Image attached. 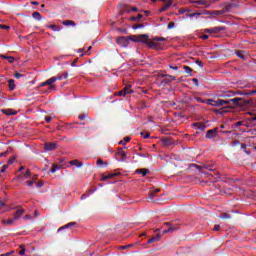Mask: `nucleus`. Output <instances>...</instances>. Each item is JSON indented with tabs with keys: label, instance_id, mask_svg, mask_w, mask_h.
<instances>
[{
	"label": "nucleus",
	"instance_id": "f257e3e1",
	"mask_svg": "<svg viewBox=\"0 0 256 256\" xmlns=\"http://www.w3.org/2000/svg\"><path fill=\"white\" fill-rule=\"evenodd\" d=\"M228 107H231V105H235V107H241L242 109H247L249 107L253 106V99L245 100L243 98H232L227 100Z\"/></svg>",
	"mask_w": 256,
	"mask_h": 256
},
{
	"label": "nucleus",
	"instance_id": "f03ea898",
	"mask_svg": "<svg viewBox=\"0 0 256 256\" xmlns=\"http://www.w3.org/2000/svg\"><path fill=\"white\" fill-rule=\"evenodd\" d=\"M235 95H244V97H249L251 95H256V89L255 90H238V91H228L224 92L223 94H220L219 97H222L224 99H229V97H235Z\"/></svg>",
	"mask_w": 256,
	"mask_h": 256
},
{
	"label": "nucleus",
	"instance_id": "7ed1b4c3",
	"mask_svg": "<svg viewBox=\"0 0 256 256\" xmlns=\"http://www.w3.org/2000/svg\"><path fill=\"white\" fill-rule=\"evenodd\" d=\"M144 39H149V35L141 34L137 36H128V41H133L134 43H143Z\"/></svg>",
	"mask_w": 256,
	"mask_h": 256
},
{
	"label": "nucleus",
	"instance_id": "20e7f679",
	"mask_svg": "<svg viewBox=\"0 0 256 256\" xmlns=\"http://www.w3.org/2000/svg\"><path fill=\"white\" fill-rule=\"evenodd\" d=\"M116 43L120 47H129V37L120 36L116 39Z\"/></svg>",
	"mask_w": 256,
	"mask_h": 256
},
{
	"label": "nucleus",
	"instance_id": "39448f33",
	"mask_svg": "<svg viewBox=\"0 0 256 256\" xmlns=\"http://www.w3.org/2000/svg\"><path fill=\"white\" fill-rule=\"evenodd\" d=\"M221 31H225V27L217 26L214 28L204 29V33H209V34H217V33H221Z\"/></svg>",
	"mask_w": 256,
	"mask_h": 256
},
{
	"label": "nucleus",
	"instance_id": "423d86ee",
	"mask_svg": "<svg viewBox=\"0 0 256 256\" xmlns=\"http://www.w3.org/2000/svg\"><path fill=\"white\" fill-rule=\"evenodd\" d=\"M229 109H232L231 106H222L220 109H213V113L216 115H225V113H229Z\"/></svg>",
	"mask_w": 256,
	"mask_h": 256
},
{
	"label": "nucleus",
	"instance_id": "0eeeda50",
	"mask_svg": "<svg viewBox=\"0 0 256 256\" xmlns=\"http://www.w3.org/2000/svg\"><path fill=\"white\" fill-rule=\"evenodd\" d=\"M219 132V128L215 127L214 129L208 130L206 133V139H215L217 137V133Z\"/></svg>",
	"mask_w": 256,
	"mask_h": 256
},
{
	"label": "nucleus",
	"instance_id": "6e6552de",
	"mask_svg": "<svg viewBox=\"0 0 256 256\" xmlns=\"http://www.w3.org/2000/svg\"><path fill=\"white\" fill-rule=\"evenodd\" d=\"M142 43L147 45L149 47V49H158V47H159V43H156L153 40L147 41V38H144V40H142Z\"/></svg>",
	"mask_w": 256,
	"mask_h": 256
},
{
	"label": "nucleus",
	"instance_id": "1a4fd4ad",
	"mask_svg": "<svg viewBox=\"0 0 256 256\" xmlns=\"http://www.w3.org/2000/svg\"><path fill=\"white\" fill-rule=\"evenodd\" d=\"M45 151H55L57 149V143L56 142H46L44 144Z\"/></svg>",
	"mask_w": 256,
	"mask_h": 256
},
{
	"label": "nucleus",
	"instance_id": "9d476101",
	"mask_svg": "<svg viewBox=\"0 0 256 256\" xmlns=\"http://www.w3.org/2000/svg\"><path fill=\"white\" fill-rule=\"evenodd\" d=\"M54 80L53 77H51L50 79L46 80L45 82H42L39 84V87H47V85H49V89H55V85H53Z\"/></svg>",
	"mask_w": 256,
	"mask_h": 256
},
{
	"label": "nucleus",
	"instance_id": "9b49d317",
	"mask_svg": "<svg viewBox=\"0 0 256 256\" xmlns=\"http://www.w3.org/2000/svg\"><path fill=\"white\" fill-rule=\"evenodd\" d=\"M225 105H229V102L227 100L218 99L214 100L212 107H225Z\"/></svg>",
	"mask_w": 256,
	"mask_h": 256
},
{
	"label": "nucleus",
	"instance_id": "f8f14e48",
	"mask_svg": "<svg viewBox=\"0 0 256 256\" xmlns=\"http://www.w3.org/2000/svg\"><path fill=\"white\" fill-rule=\"evenodd\" d=\"M131 93H133V90H131V89L125 87L123 90H121V91H119V92H116L115 95H116L117 97H125V95H129V94H131Z\"/></svg>",
	"mask_w": 256,
	"mask_h": 256
},
{
	"label": "nucleus",
	"instance_id": "ddd939ff",
	"mask_svg": "<svg viewBox=\"0 0 256 256\" xmlns=\"http://www.w3.org/2000/svg\"><path fill=\"white\" fill-rule=\"evenodd\" d=\"M168 227V229H165L162 231L163 235L167 233H173V231H177V228L171 225V222L164 223Z\"/></svg>",
	"mask_w": 256,
	"mask_h": 256
},
{
	"label": "nucleus",
	"instance_id": "4468645a",
	"mask_svg": "<svg viewBox=\"0 0 256 256\" xmlns=\"http://www.w3.org/2000/svg\"><path fill=\"white\" fill-rule=\"evenodd\" d=\"M215 1H219V0H211V1L198 0V1H192L191 3H194L196 5H206L207 7H209V3H215Z\"/></svg>",
	"mask_w": 256,
	"mask_h": 256
},
{
	"label": "nucleus",
	"instance_id": "2eb2a0df",
	"mask_svg": "<svg viewBox=\"0 0 256 256\" xmlns=\"http://www.w3.org/2000/svg\"><path fill=\"white\" fill-rule=\"evenodd\" d=\"M23 213H25L24 209H18L16 210V212L14 213V221H19V219H21V215H23Z\"/></svg>",
	"mask_w": 256,
	"mask_h": 256
},
{
	"label": "nucleus",
	"instance_id": "dca6fc26",
	"mask_svg": "<svg viewBox=\"0 0 256 256\" xmlns=\"http://www.w3.org/2000/svg\"><path fill=\"white\" fill-rule=\"evenodd\" d=\"M117 155L121 157V161H125V159H127V153L123 151V148H118Z\"/></svg>",
	"mask_w": 256,
	"mask_h": 256
},
{
	"label": "nucleus",
	"instance_id": "f3484780",
	"mask_svg": "<svg viewBox=\"0 0 256 256\" xmlns=\"http://www.w3.org/2000/svg\"><path fill=\"white\" fill-rule=\"evenodd\" d=\"M96 165H98V167H101V169H105V167H108V163L103 161V159H98L96 161Z\"/></svg>",
	"mask_w": 256,
	"mask_h": 256
},
{
	"label": "nucleus",
	"instance_id": "a211bd4d",
	"mask_svg": "<svg viewBox=\"0 0 256 256\" xmlns=\"http://www.w3.org/2000/svg\"><path fill=\"white\" fill-rule=\"evenodd\" d=\"M136 173L138 175H142V177H146L147 173H149V169H147V168L137 169Z\"/></svg>",
	"mask_w": 256,
	"mask_h": 256
},
{
	"label": "nucleus",
	"instance_id": "6ab92c4d",
	"mask_svg": "<svg viewBox=\"0 0 256 256\" xmlns=\"http://www.w3.org/2000/svg\"><path fill=\"white\" fill-rule=\"evenodd\" d=\"M171 83V80L169 78H164L160 80L159 87H165L166 85H169Z\"/></svg>",
	"mask_w": 256,
	"mask_h": 256
},
{
	"label": "nucleus",
	"instance_id": "aec40b11",
	"mask_svg": "<svg viewBox=\"0 0 256 256\" xmlns=\"http://www.w3.org/2000/svg\"><path fill=\"white\" fill-rule=\"evenodd\" d=\"M117 175H120V173H110L108 175L103 176L102 181H107V179H113L114 177H117Z\"/></svg>",
	"mask_w": 256,
	"mask_h": 256
},
{
	"label": "nucleus",
	"instance_id": "412c9836",
	"mask_svg": "<svg viewBox=\"0 0 256 256\" xmlns=\"http://www.w3.org/2000/svg\"><path fill=\"white\" fill-rule=\"evenodd\" d=\"M75 225H77L76 222H69L68 224H66V225H64V226H62V227H60V228L58 229V232H59V231H63V229H69V227H75Z\"/></svg>",
	"mask_w": 256,
	"mask_h": 256
},
{
	"label": "nucleus",
	"instance_id": "4be33fe9",
	"mask_svg": "<svg viewBox=\"0 0 256 256\" xmlns=\"http://www.w3.org/2000/svg\"><path fill=\"white\" fill-rule=\"evenodd\" d=\"M193 126H194V127H197V129H199V131H205V129H206V127H207L205 124H203V123H201V122H199V123H194Z\"/></svg>",
	"mask_w": 256,
	"mask_h": 256
},
{
	"label": "nucleus",
	"instance_id": "5701e85b",
	"mask_svg": "<svg viewBox=\"0 0 256 256\" xmlns=\"http://www.w3.org/2000/svg\"><path fill=\"white\" fill-rule=\"evenodd\" d=\"M8 87H9L10 91H15V80L10 79L8 81Z\"/></svg>",
	"mask_w": 256,
	"mask_h": 256
},
{
	"label": "nucleus",
	"instance_id": "b1692460",
	"mask_svg": "<svg viewBox=\"0 0 256 256\" xmlns=\"http://www.w3.org/2000/svg\"><path fill=\"white\" fill-rule=\"evenodd\" d=\"M62 25H65L66 27H69V25H71L72 27H75V21L73 20H66L62 22Z\"/></svg>",
	"mask_w": 256,
	"mask_h": 256
},
{
	"label": "nucleus",
	"instance_id": "393cba45",
	"mask_svg": "<svg viewBox=\"0 0 256 256\" xmlns=\"http://www.w3.org/2000/svg\"><path fill=\"white\" fill-rule=\"evenodd\" d=\"M71 165H75L76 167H81L83 165V162H79V160L75 159L69 162Z\"/></svg>",
	"mask_w": 256,
	"mask_h": 256
},
{
	"label": "nucleus",
	"instance_id": "a878e982",
	"mask_svg": "<svg viewBox=\"0 0 256 256\" xmlns=\"http://www.w3.org/2000/svg\"><path fill=\"white\" fill-rule=\"evenodd\" d=\"M33 19H36V21H41V13L39 12H34L32 13Z\"/></svg>",
	"mask_w": 256,
	"mask_h": 256
},
{
	"label": "nucleus",
	"instance_id": "bb28decb",
	"mask_svg": "<svg viewBox=\"0 0 256 256\" xmlns=\"http://www.w3.org/2000/svg\"><path fill=\"white\" fill-rule=\"evenodd\" d=\"M162 143H163V145H166V147H169L170 145L173 144V142L169 138L163 139Z\"/></svg>",
	"mask_w": 256,
	"mask_h": 256
},
{
	"label": "nucleus",
	"instance_id": "cd10ccee",
	"mask_svg": "<svg viewBox=\"0 0 256 256\" xmlns=\"http://www.w3.org/2000/svg\"><path fill=\"white\" fill-rule=\"evenodd\" d=\"M59 169H61V166L53 164L52 168L50 169V173H55V171H59Z\"/></svg>",
	"mask_w": 256,
	"mask_h": 256
},
{
	"label": "nucleus",
	"instance_id": "c85d7f7f",
	"mask_svg": "<svg viewBox=\"0 0 256 256\" xmlns=\"http://www.w3.org/2000/svg\"><path fill=\"white\" fill-rule=\"evenodd\" d=\"M48 29H52V31H61V27L55 25V24H51L48 26Z\"/></svg>",
	"mask_w": 256,
	"mask_h": 256
},
{
	"label": "nucleus",
	"instance_id": "c756f323",
	"mask_svg": "<svg viewBox=\"0 0 256 256\" xmlns=\"http://www.w3.org/2000/svg\"><path fill=\"white\" fill-rule=\"evenodd\" d=\"M3 225H13L15 223V219L2 220Z\"/></svg>",
	"mask_w": 256,
	"mask_h": 256
},
{
	"label": "nucleus",
	"instance_id": "7c9ffc66",
	"mask_svg": "<svg viewBox=\"0 0 256 256\" xmlns=\"http://www.w3.org/2000/svg\"><path fill=\"white\" fill-rule=\"evenodd\" d=\"M2 113H4V115H17V112H13L11 109L2 110Z\"/></svg>",
	"mask_w": 256,
	"mask_h": 256
},
{
	"label": "nucleus",
	"instance_id": "2f4dec72",
	"mask_svg": "<svg viewBox=\"0 0 256 256\" xmlns=\"http://www.w3.org/2000/svg\"><path fill=\"white\" fill-rule=\"evenodd\" d=\"M183 69L187 75H191V73H193V69L189 66H184Z\"/></svg>",
	"mask_w": 256,
	"mask_h": 256
},
{
	"label": "nucleus",
	"instance_id": "473e14b6",
	"mask_svg": "<svg viewBox=\"0 0 256 256\" xmlns=\"http://www.w3.org/2000/svg\"><path fill=\"white\" fill-rule=\"evenodd\" d=\"M140 19H143V14H138L137 17L135 16L130 17V21H139Z\"/></svg>",
	"mask_w": 256,
	"mask_h": 256
},
{
	"label": "nucleus",
	"instance_id": "72a5a7b5",
	"mask_svg": "<svg viewBox=\"0 0 256 256\" xmlns=\"http://www.w3.org/2000/svg\"><path fill=\"white\" fill-rule=\"evenodd\" d=\"M236 55L239 59H245V54H243V51L241 50L236 51Z\"/></svg>",
	"mask_w": 256,
	"mask_h": 256
},
{
	"label": "nucleus",
	"instance_id": "f704fd0d",
	"mask_svg": "<svg viewBox=\"0 0 256 256\" xmlns=\"http://www.w3.org/2000/svg\"><path fill=\"white\" fill-rule=\"evenodd\" d=\"M131 11L137 12L139 9L137 7H132L130 10L129 9H124V13H131Z\"/></svg>",
	"mask_w": 256,
	"mask_h": 256
},
{
	"label": "nucleus",
	"instance_id": "c9c22d12",
	"mask_svg": "<svg viewBox=\"0 0 256 256\" xmlns=\"http://www.w3.org/2000/svg\"><path fill=\"white\" fill-rule=\"evenodd\" d=\"M215 102V100L213 99H206L204 100V104L206 105H211L213 107V103Z\"/></svg>",
	"mask_w": 256,
	"mask_h": 256
},
{
	"label": "nucleus",
	"instance_id": "e433bc0d",
	"mask_svg": "<svg viewBox=\"0 0 256 256\" xmlns=\"http://www.w3.org/2000/svg\"><path fill=\"white\" fill-rule=\"evenodd\" d=\"M162 77H169V80L171 81H176L177 78L173 75H169V74H163Z\"/></svg>",
	"mask_w": 256,
	"mask_h": 256
},
{
	"label": "nucleus",
	"instance_id": "4c0bfd02",
	"mask_svg": "<svg viewBox=\"0 0 256 256\" xmlns=\"http://www.w3.org/2000/svg\"><path fill=\"white\" fill-rule=\"evenodd\" d=\"M52 79H53V81L55 83L56 81H62L63 80V76L57 75V76L52 77Z\"/></svg>",
	"mask_w": 256,
	"mask_h": 256
},
{
	"label": "nucleus",
	"instance_id": "58836bf2",
	"mask_svg": "<svg viewBox=\"0 0 256 256\" xmlns=\"http://www.w3.org/2000/svg\"><path fill=\"white\" fill-rule=\"evenodd\" d=\"M143 27H144L143 24H135L132 26V29H134V30L143 29Z\"/></svg>",
	"mask_w": 256,
	"mask_h": 256
},
{
	"label": "nucleus",
	"instance_id": "ea45409f",
	"mask_svg": "<svg viewBox=\"0 0 256 256\" xmlns=\"http://www.w3.org/2000/svg\"><path fill=\"white\" fill-rule=\"evenodd\" d=\"M6 59L8 63H15V58L13 56H8Z\"/></svg>",
	"mask_w": 256,
	"mask_h": 256
},
{
	"label": "nucleus",
	"instance_id": "a19ab883",
	"mask_svg": "<svg viewBox=\"0 0 256 256\" xmlns=\"http://www.w3.org/2000/svg\"><path fill=\"white\" fill-rule=\"evenodd\" d=\"M20 247H21V250L19 251V255L23 256V255H25V251H26L25 246L21 245Z\"/></svg>",
	"mask_w": 256,
	"mask_h": 256
},
{
	"label": "nucleus",
	"instance_id": "79ce46f5",
	"mask_svg": "<svg viewBox=\"0 0 256 256\" xmlns=\"http://www.w3.org/2000/svg\"><path fill=\"white\" fill-rule=\"evenodd\" d=\"M34 183H35V181H33V180H28V181H26V185H27L28 187H33Z\"/></svg>",
	"mask_w": 256,
	"mask_h": 256
},
{
	"label": "nucleus",
	"instance_id": "37998d69",
	"mask_svg": "<svg viewBox=\"0 0 256 256\" xmlns=\"http://www.w3.org/2000/svg\"><path fill=\"white\" fill-rule=\"evenodd\" d=\"M194 99L197 101V103H205V100L201 97H194Z\"/></svg>",
	"mask_w": 256,
	"mask_h": 256
},
{
	"label": "nucleus",
	"instance_id": "c03bdc74",
	"mask_svg": "<svg viewBox=\"0 0 256 256\" xmlns=\"http://www.w3.org/2000/svg\"><path fill=\"white\" fill-rule=\"evenodd\" d=\"M86 118H87L86 114H81L78 116V119H80V121H85Z\"/></svg>",
	"mask_w": 256,
	"mask_h": 256
},
{
	"label": "nucleus",
	"instance_id": "a18cd8bd",
	"mask_svg": "<svg viewBox=\"0 0 256 256\" xmlns=\"http://www.w3.org/2000/svg\"><path fill=\"white\" fill-rule=\"evenodd\" d=\"M220 219H231V216H229V214H227V213H224V214H222Z\"/></svg>",
	"mask_w": 256,
	"mask_h": 256
},
{
	"label": "nucleus",
	"instance_id": "49530a36",
	"mask_svg": "<svg viewBox=\"0 0 256 256\" xmlns=\"http://www.w3.org/2000/svg\"><path fill=\"white\" fill-rule=\"evenodd\" d=\"M154 198H155V192L152 191L149 193V200L153 201Z\"/></svg>",
	"mask_w": 256,
	"mask_h": 256
},
{
	"label": "nucleus",
	"instance_id": "de8ad7c7",
	"mask_svg": "<svg viewBox=\"0 0 256 256\" xmlns=\"http://www.w3.org/2000/svg\"><path fill=\"white\" fill-rule=\"evenodd\" d=\"M192 83H194L196 87H199V80L197 78H193Z\"/></svg>",
	"mask_w": 256,
	"mask_h": 256
},
{
	"label": "nucleus",
	"instance_id": "09e8293b",
	"mask_svg": "<svg viewBox=\"0 0 256 256\" xmlns=\"http://www.w3.org/2000/svg\"><path fill=\"white\" fill-rule=\"evenodd\" d=\"M129 247H133V244H128V245H125V246H120V249L121 250H125V249H129Z\"/></svg>",
	"mask_w": 256,
	"mask_h": 256
},
{
	"label": "nucleus",
	"instance_id": "8fccbe9b",
	"mask_svg": "<svg viewBox=\"0 0 256 256\" xmlns=\"http://www.w3.org/2000/svg\"><path fill=\"white\" fill-rule=\"evenodd\" d=\"M43 185H45V183H43V181H39L38 183H36V186L38 189H41V187H43Z\"/></svg>",
	"mask_w": 256,
	"mask_h": 256
},
{
	"label": "nucleus",
	"instance_id": "3c124183",
	"mask_svg": "<svg viewBox=\"0 0 256 256\" xmlns=\"http://www.w3.org/2000/svg\"><path fill=\"white\" fill-rule=\"evenodd\" d=\"M8 168H9V165L5 164V165L2 167V169H1V173H5Z\"/></svg>",
	"mask_w": 256,
	"mask_h": 256
},
{
	"label": "nucleus",
	"instance_id": "603ef678",
	"mask_svg": "<svg viewBox=\"0 0 256 256\" xmlns=\"http://www.w3.org/2000/svg\"><path fill=\"white\" fill-rule=\"evenodd\" d=\"M14 77H15L16 79H21V77H23V74H21V73H19V72H16V73L14 74Z\"/></svg>",
	"mask_w": 256,
	"mask_h": 256
},
{
	"label": "nucleus",
	"instance_id": "864d4df0",
	"mask_svg": "<svg viewBox=\"0 0 256 256\" xmlns=\"http://www.w3.org/2000/svg\"><path fill=\"white\" fill-rule=\"evenodd\" d=\"M201 15V13H191V14H187V17H197Z\"/></svg>",
	"mask_w": 256,
	"mask_h": 256
},
{
	"label": "nucleus",
	"instance_id": "5fc2aeb1",
	"mask_svg": "<svg viewBox=\"0 0 256 256\" xmlns=\"http://www.w3.org/2000/svg\"><path fill=\"white\" fill-rule=\"evenodd\" d=\"M24 177H31V170L27 169L24 173Z\"/></svg>",
	"mask_w": 256,
	"mask_h": 256
},
{
	"label": "nucleus",
	"instance_id": "6e6d98bb",
	"mask_svg": "<svg viewBox=\"0 0 256 256\" xmlns=\"http://www.w3.org/2000/svg\"><path fill=\"white\" fill-rule=\"evenodd\" d=\"M15 163V157H11L9 160H8V164L9 165H13Z\"/></svg>",
	"mask_w": 256,
	"mask_h": 256
},
{
	"label": "nucleus",
	"instance_id": "4d7b16f0",
	"mask_svg": "<svg viewBox=\"0 0 256 256\" xmlns=\"http://www.w3.org/2000/svg\"><path fill=\"white\" fill-rule=\"evenodd\" d=\"M171 5H173V4H171V2H168L162 8H164L167 11V9H169V7H171Z\"/></svg>",
	"mask_w": 256,
	"mask_h": 256
},
{
	"label": "nucleus",
	"instance_id": "13d9d810",
	"mask_svg": "<svg viewBox=\"0 0 256 256\" xmlns=\"http://www.w3.org/2000/svg\"><path fill=\"white\" fill-rule=\"evenodd\" d=\"M77 61H79V58L74 59V61L72 62L71 66L72 67H77Z\"/></svg>",
	"mask_w": 256,
	"mask_h": 256
},
{
	"label": "nucleus",
	"instance_id": "bf43d9fd",
	"mask_svg": "<svg viewBox=\"0 0 256 256\" xmlns=\"http://www.w3.org/2000/svg\"><path fill=\"white\" fill-rule=\"evenodd\" d=\"M155 237H152V238H150L149 240H148V242H147V244L148 245H151V243H155Z\"/></svg>",
	"mask_w": 256,
	"mask_h": 256
},
{
	"label": "nucleus",
	"instance_id": "052dcab7",
	"mask_svg": "<svg viewBox=\"0 0 256 256\" xmlns=\"http://www.w3.org/2000/svg\"><path fill=\"white\" fill-rule=\"evenodd\" d=\"M169 69H172L173 71H177L179 69V66L169 65Z\"/></svg>",
	"mask_w": 256,
	"mask_h": 256
},
{
	"label": "nucleus",
	"instance_id": "680f3d73",
	"mask_svg": "<svg viewBox=\"0 0 256 256\" xmlns=\"http://www.w3.org/2000/svg\"><path fill=\"white\" fill-rule=\"evenodd\" d=\"M0 29H11L10 26H7V25H3V24H0Z\"/></svg>",
	"mask_w": 256,
	"mask_h": 256
},
{
	"label": "nucleus",
	"instance_id": "e2e57ef3",
	"mask_svg": "<svg viewBox=\"0 0 256 256\" xmlns=\"http://www.w3.org/2000/svg\"><path fill=\"white\" fill-rule=\"evenodd\" d=\"M53 118L51 117V116H46L45 117V121H46V123H51V120H52Z\"/></svg>",
	"mask_w": 256,
	"mask_h": 256
},
{
	"label": "nucleus",
	"instance_id": "0e129e2a",
	"mask_svg": "<svg viewBox=\"0 0 256 256\" xmlns=\"http://www.w3.org/2000/svg\"><path fill=\"white\" fill-rule=\"evenodd\" d=\"M201 39H203L204 41H207V39H209V35L204 34L202 36H200Z\"/></svg>",
	"mask_w": 256,
	"mask_h": 256
},
{
	"label": "nucleus",
	"instance_id": "69168bd1",
	"mask_svg": "<svg viewBox=\"0 0 256 256\" xmlns=\"http://www.w3.org/2000/svg\"><path fill=\"white\" fill-rule=\"evenodd\" d=\"M173 27H175V23L174 22H170L168 24V29H173Z\"/></svg>",
	"mask_w": 256,
	"mask_h": 256
},
{
	"label": "nucleus",
	"instance_id": "338daca9",
	"mask_svg": "<svg viewBox=\"0 0 256 256\" xmlns=\"http://www.w3.org/2000/svg\"><path fill=\"white\" fill-rule=\"evenodd\" d=\"M214 231H221V226L220 225H215L214 226Z\"/></svg>",
	"mask_w": 256,
	"mask_h": 256
},
{
	"label": "nucleus",
	"instance_id": "774afa93",
	"mask_svg": "<svg viewBox=\"0 0 256 256\" xmlns=\"http://www.w3.org/2000/svg\"><path fill=\"white\" fill-rule=\"evenodd\" d=\"M250 121H255L256 122V114L252 117V118H250Z\"/></svg>",
	"mask_w": 256,
	"mask_h": 256
}]
</instances>
